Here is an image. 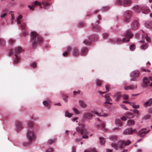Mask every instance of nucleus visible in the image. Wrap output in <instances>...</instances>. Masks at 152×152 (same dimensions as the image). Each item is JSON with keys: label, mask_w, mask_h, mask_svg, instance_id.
Here are the masks:
<instances>
[{"label": "nucleus", "mask_w": 152, "mask_h": 152, "mask_svg": "<svg viewBox=\"0 0 152 152\" xmlns=\"http://www.w3.org/2000/svg\"><path fill=\"white\" fill-rule=\"evenodd\" d=\"M31 40L32 41V46L33 48H35L37 46V43L34 40L37 38V41L38 44H40L43 42L42 38L39 36V34L35 31H32L31 34Z\"/></svg>", "instance_id": "nucleus-1"}, {"label": "nucleus", "mask_w": 152, "mask_h": 152, "mask_svg": "<svg viewBox=\"0 0 152 152\" xmlns=\"http://www.w3.org/2000/svg\"><path fill=\"white\" fill-rule=\"evenodd\" d=\"M79 126L76 128L77 132L79 133L81 135L84 134L82 136V138L83 139H87L88 138V135L86 134L87 133V131L85 128V125L82 123H80L78 124Z\"/></svg>", "instance_id": "nucleus-2"}, {"label": "nucleus", "mask_w": 152, "mask_h": 152, "mask_svg": "<svg viewBox=\"0 0 152 152\" xmlns=\"http://www.w3.org/2000/svg\"><path fill=\"white\" fill-rule=\"evenodd\" d=\"M26 136L28 142H31L36 137L34 129L32 128H28L26 132Z\"/></svg>", "instance_id": "nucleus-3"}, {"label": "nucleus", "mask_w": 152, "mask_h": 152, "mask_svg": "<svg viewBox=\"0 0 152 152\" xmlns=\"http://www.w3.org/2000/svg\"><path fill=\"white\" fill-rule=\"evenodd\" d=\"M134 10L137 12H140V10H142V12L144 14H147L149 12V10L147 7H142L137 5L134 6L133 7Z\"/></svg>", "instance_id": "nucleus-4"}, {"label": "nucleus", "mask_w": 152, "mask_h": 152, "mask_svg": "<svg viewBox=\"0 0 152 152\" xmlns=\"http://www.w3.org/2000/svg\"><path fill=\"white\" fill-rule=\"evenodd\" d=\"M124 141L123 140L119 141L117 143H112L111 144V146L114 148L117 149H121V147L124 145Z\"/></svg>", "instance_id": "nucleus-5"}, {"label": "nucleus", "mask_w": 152, "mask_h": 152, "mask_svg": "<svg viewBox=\"0 0 152 152\" xmlns=\"http://www.w3.org/2000/svg\"><path fill=\"white\" fill-rule=\"evenodd\" d=\"M132 12L130 10H127L124 13V21L127 22L132 15Z\"/></svg>", "instance_id": "nucleus-6"}, {"label": "nucleus", "mask_w": 152, "mask_h": 152, "mask_svg": "<svg viewBox=\"0 0 152 152\" xmlns=\"http://www.w3.org/2000/svg\"><path fill=\"white\" fill-rule=\"evenodd\" d=\"M151 79V77H149V78L145 77L143 78L142 80L143 84L142 85L143 88H145L147 86L148 84L149 83Z\"/></svg>", "instance_id": "nucleus-7"}, {"label": "nucleus", "mask_w": 152, "mask_h": 152, "mask_svg": "<svg viewBox=\"0 0 152 152\" xmlns=\"http://www.w3.org/2000/svg\"><path fill=\"white\" fill-rule=\"evenodd\" d=\"M92 117L93 115L89 112L85 113L83 114V117L85 119H91L92 118Z\"/></svg>", "instance_id": "nucleus-8"}, {"label": "nucleus", "mask_w": 152, "mask_h": 152, "mask_svg": "<svg viewBox=\"0 0 152 152\" xmlns=\"http://www.w3.org/2000/svg\"><path fill=\"white\" fill-rule=\"evenodd\" d=\"M139 27L138 22L137 21L133 22L131 25V27L133 30H135L137 29Z\"/></svg>", "instance_id": "nucleus-9"}, {"label": "nucleus", "mask_w": 152, "mask_h": 152, "mask_svg": "<svg viewBox=\"0 0 152 152\" xmlns=\"http://www.w3.org/2000/svg\"><path fill=\"white\" fill-rule=\"evenodd\" d=\"M23 124L21 122H18L16 123V127L18 131L21 130L23 128Z\"/></svg>", "instance_id": "nucleus-10"}, {"label": "nucleus", "mask_w": 152, "mask_h": 152, "mask_svg": "<svg viewBox=\"0 0 152 152\" xmlns=\"http://www.w3.org/2000/svg\"><path fill=\"white\" fill-rule=\"evenodd\" d=\"M140 74V72L138 70H135L132 71L130 73L131 77H138L139 76Z\"/></svg>", "instance_id": "nucleus-11"}, {"label": "nucleus", "mask_w": 152, "mask_h": 152, "mask_svg": "<svg viewBox=\"0 0 152 152\" xmlns=\"http://www.w3.org/2000/svg\"><path fill=\"white\" fill-rule=\"evenodd\" d=\"M102 96L104 97L106 99V101L105 102V103H108L110 104H111L112 103L110 102V101L112 100L109 97L108 94H105L104 96L102 95Z\"/></svg>", "instance_id": "nucleus-12"}, {"label": "nucleus", "mask_w": 152, "mask_h": 152, "mask_svg": "<svg viewBox=\"0 0 152 152\" xmlns=\"http://www.w3.org/2000/svg\"><path fill=\"white\" fill-rule=\"evenodd\" d=\"M137 88V86L135 85H131L126 86L124 87V89L126 90H133L136 89Z\"/></svg>", "instance_id": "nucleus-13"}, {"label": "nucleus", "mask_w": 152, "mask_h": 152, "mask_svg": "<svg viewBox=\"0 0 152 152\" xmlns=\"http://www.w3.org/2000/svg\"><path fill=\"white\" fill-rule=\"evenodd\" d=\"M124 135L132 134V128H128L124 130L123 132Z\"/></svg>", "instance_id": "nucleus-14"}, {"label": "nucleus", "mask_w": 152, "mask_h": 152, "mask_svg": "<svg viewBox=\"0 0 152 152\" xmlns=\"http://www.w3.org/2000/svg\"><path fill=\"white\" fill-rule=\"evenodd\" d=\"M131 3V0H124L122 3V4L123 6L126 7L129 6Z\"/></svg>", "instance_id": "nucleus-15"}, {"label": "nucleus", "mask_w": 152, "mask_h": 152, "mask_svg": "<svg viewBox=\"0 0 152 152\" xmlns=\"http://www.w3.org/2000/svg\"><path fill=\"white\" fill-rule=\"evenodd\" d=\"M143 105L145 107H146L148 106H152V98H151L148 100L144 103Z\"/></svg>", "instance_id": "nucleus-16"}, {"label": "nucleus", "mask_w": 152, "mask_h": 152, "mask_svg": "<svg viewBox=\"0 0 152 152\" xmlns=\"http://www.w3.org/2000/svg\"><path fill=\"white\" fill-rule=\"evenodd\" d=\"M80 106L83 108H86L87 106V104L83 100H80L79 101Z\"/></svg>", "instance_id": "nucleus-17"}, {"label": "nucleus", "mask_w": 152, "mask_h": 152, "mask_svg": "<svg viewBox=\"0 0 152 152\" xmlns=\"http://www.w3.org/2000/svg\"><path fill=\"white\" fill-rule=\"evenodd\" d=\"M145 129H142L140 130L138 132L139 136L141 137H144L146 131Z\"/></svg>", "instance_id": "nucleus-18"}, {"label": "nucleus", "mask_w": 152, "mask_h": 152, "mask_svg": "<svg viewBox=\"0 0 152 152\" xmlns=\"http://www.w3.org/2000/svg\"><path fill=\"white\" fill-rule=\"evenodd\" d=\"M91 112L94 114H96L97 115V116H103V117H106L107 116V114L105 113L103 114H101L95 111L94 110H92L91 111Z\"/></svg>", "instance_id": "nucleus-19"}, {"label": "nucleus", "mask_w": 152, "mask_h": 152, "mask_svg": "<svg viewBox=\"0 0 152 152\" xmlns=\"http://www.w3.org/2000/svg\"><path fill=\"white\" fill-rule=\"evenodd\" d=\"M41 4L38 1H35L33 2L32 4V6L34 8H35L36 6L38 5L40 6V8H42V7L41 6Z\"/></svg>", "instance_id": "nucleus-20"}, {"label": "nucleus", "mask_w": 152, "mask_h": 152, "mask_svg": "<svg viewBox=\"0 0 152 152\" xmlns=\"http://www.w3.org/2000/svg\"><path fill=\"white\" fill-rule=\"evenodd\" d=\"M88 50L86 48H83L81 51V55H85L88 52Z\"/></svg>", "instance_id": "nucleus-21"}, {"label": "nucleus", "mask_w": 152, "mask_h": 152, "mask_svg": "<svg viewBox=\"0 0 152 152\" xmlns=\"http://www.w3.org/2000/svg\"><path fill=\"white\" fill-rule=\"evenodd\" d=\"M134 121L132 119H130L127 121V125L128 126L133 125L134 124Z\"/></svg>", "instance_id": "nucleus-22"}, {"label": "nucleus", "mask_w": 152, "mask_h": 152, "mask_svg": "<svg viewBox=\"0 0 152 152\" xmlns=\"http://www.w3.org/2000/svg\"><path fill=\"white\" fill-rule=\"evenodd\" d=\"M15 57L13 59V63L14 64H16L19 62V60L16 55H15Z\"/></svg>", "instance_id": "nucleus-23"}, {"label": "nucleus", "mask_w": 152, "mask_h": 152, "mask_svg": "<svg viewBox=\"0 0 152 152\" xmlns=\"http://www.w3.org/2000/svg\"><path fill=\"white\" fill-rule=\"evenodd\" d=\"M42 103L45 106L47 107L48 106L49 104L51 103V101L50 100L48 99L44 100Z\"/></svg>", "instance_id": "nucleus-24"}, {"label": "nucleus", "mask_w": 152, "mask_h": 152, "mask_svg": "<svg viewBox=\"0 0 152 152\" xmlns=\"http://www.w3.org/2000/svg\"><path fill=\"white\" fill-rule=\"evenodd\" d=\"M115 123L116 125L118 126H121L122 124L121 121L118 119H115Z\"/></svg>", "instance_id": "nucleus-25"}, {"label": "nucleus", "mask_w": 152, "mask_h": 152, "mask_svg": "<svg viewBox=\"0 0 152 152\" xmlns=\"http://www.w3.org/2000/svg\"><path fill=\"white\" fill-rule=\"evenodd\" d=\"M72 54L74 56H77L78 55V50L77 48H75L74 49Z\"/></svg>", "instance_id": "nucleus-26"}, {"label": "nucleus", "mask_w": 152, "mask_h": 152, "mask_svg": "<svg viewBox=\"0 0 152 152\" xmlns=\"http://www.w3.org/2000/svg\"><path fill=\"white\" fill-rule=\"evenodd\" d=\"M126 35L129 38H131L133 36V34L130 30H127L126 32Z\"/></svg>", "instance_id": "nucleus-27"}, {"label": "nucleus", "mask_w": 152, "mask_h": 152, "mask_svg": "<svg viewBox=\"0 0 152 152\" xmlns=\"http://www.w3.org/2000/svg\"><path fill=\"white\" fill-rule=\"evenodd\" d=\"M23 49L20 47H18L15 48V52L17 53H21L23 50Z\"/></svg>", "instance_id": "nucleus-28"}, {"label": "nucleus", "mask_w": 152, "mask_h": 152, "mask_svg": "<svg viewBox=\"0 0 152 152\" xmlns=\"http://www.w3.org/2000/svg\"><path fill=\"white\" fill-rule=\"evenodd\" d=\"M22 18V16L20 15L19 16L16 18V20L17 21V23L18 24H20L21 23V20Z\"/></svg>", "instance_id": "nucleus-29"}, {"label": "nucleus", "mask_w": 152, "mask_h": 152, "mask_svg": "<svg viewBox=\"0 0 152 152\" xmlns=\"http://www.w3.org/2000/svg\"><path fill=\"white\" fill-rule=\"evenodd\" d=\"M99 143L100 144L102 145H104L105 143V141L104 139L102 137H99Z\"/></svg>", "instance_id": "nucleus-30"}, {"label": "nucleus", "mask_w": 152, "mask_h": 152, "mask_svg": "<svg viewBox=\"0 0 152 152\" xmlns=\"http://www.w3.org/2000/svg\"><path fill=\"white\" fill-rule=\"evenodd\" d=\"M125 115L127 116L129 118H132L134 117V116L133 114L129 112H127L126 113Z\"/></svg>", "instance_id": "nucleus-31"}, {"label": "nucleus", "mask_w": 152, "mask_h": 152, "mask_svg": "<svg viewBox=\"0 0 152 152\" xmlns=\"http://www.w3.org/2000/svg\"><path fill=\"white\" fill-rule=\"evenodd\" d=\"M10 13L11 15V21L12 23H13V21L15 18L14 14L12 12V11L10 12Z\"/></svg>", "instance_id": "nucleus-32"}, {"label": "nucleus", "mask_w": 152, "mask_h": 152, "mask_svg": "<svg viewBox=\"0 0 152 152\" xmlns=\"http://www.w3.org/2000/svg\"><path fill=\"white\" fill-rule=\"evenodd\" d=\"M72 115L71 113H70L68 111H66L65 113V116L66 117H68V118H70Z\"/></svg>", "instance_id": "nucleus-33"}, {"label": "nucleus", "mask_w": 152, "mask_h": 152, "mask_svg": "<svg viewBox=\"0 0 152 152\" xmlns=\"http://www.w3.org/2000/svg\"><path fill=\"white\" fill-rule=\"evenodd\" d=\"M62 98L63 100L65 102H66L68 101L67 98L68 97V95L66 94H62Z\"/></svg>", "instance_id": "nucleus-34"}, {"label": "nucleus", "mask_w": 152, "mask_h": 152, "mask_svg": "<svg viewBox=\"0 0 152 152\" xmlns=\"http://www.w3.org/2000/svg\"><path fill=\"white\" fill-rule=\"evenodd\" d=\"M56 141V139H51L48 140V144H51L54 143Z\"/></svg>", "instance_id": "nucleus-35"}, {"label": "nucleus", "mask_w": 152, "mask_h": 152, "mask_svg": "<svg viewBox=\"0 0 152 152\" xmlns=\"http://www.w3.org/2000/svg\"><path fill=\"white\" fill-rule=\"evenodd\" d=\"M84 152H96V151L94 149L91 148L89 150H85Z\"/></svg>", "instance_id": "nucleus-36"}, {"label": "nucleus", "mask_w": 152, "mask_h": 152, "mask_svg": "<svg viewBox=\"0 0 152 152\" xmlns=\"http://www.w3.org/2000/svg\"><path fill=\"white\" fill-rule=\"evenodd\" d=\"M72 110L76 114H79L80 113V111L77 108L73 107L72 108Z\"/></svg>", "instance_id": "nucleus-37"}, {"label": "nucleus", "mask_w": 152, "mask_h": 152, "mask_svg": "<svg viewBox=\"0 0 152 152\" xmlns=\"http://www.w3.org/2000/svg\"><path fill=\"white\" fill-rule=\"evenodd\" d=\"M104 130H106V129L105 127V124L104 123H102L101 124V128Z\"/></svg>", "instance_id": "nucleus-38"}, {"label": "nucleus", "mask_w": 152, "mask_h": 152, "mask_svg": "<svg viewBox=\"0 0 152 152\" xmlns=\"http://www.w3.org/2000/svg\"><path fill=\"white\" fill-rule=\"evenodd\" d=\"M148 46L146 44H144L142 45L141 46V48L142 49H143L144 50L145 49L147 48Z\"/></svg>", "instance_id": "nucleus-39"}, {"label": "nucleus", "mask_w": 152, "mask_h": 152, "mask_svg": "<svg viewBox=\"0 0 152 152\" xmlns=\"http://www.w3.org/2000/svg\"><path fill=\"white\" fill-rule=\"evenodd\" d=\"M96 83L97 86H99L101 85V81L98 79L96 80Z\"/></svg>", "instance_id": "nucleus-40"}, {"label": "nucleus", "mask_w": 152, "mask_h": 152, "mask_svg": "<svg viewBox=\"0 0 152 152\" xmlns=\"http://www.w3.org/2000/svg\"><path fill=\"white\" fill-rule=\"evenodd\" d=\"M95 127L98 129H100L101 128V124L96 123L95 124Z\"/></svg>", "instance_id": "nucleus-41"}, {"label": "nucleus", "mask_w": 152, "mask_h": 152, "mask_svg": "<svg viewBox=\"0 0 152 152\" xmlns=\"http://www.w3.org/2000/svg\"><path fill=\"white\" fill-rule=\"evenodd\" d=\"M133 103L132 105V107L134 108H139L140 106L139 105H136L135 104V103L134 102H133Z\"/></svg>", "instance_id": "nucleus-42"}, {"label": "nucleus", "mask_w": 152, "mask_h": 152, "mask_svg": "<svg viewBox=\"0 0 152 152\" xmlns=\"http://www.w3.org/2000/svg\"><path fill=\"white\" fill-rule=\"evenodd\" d=\"M4 41L2 39L0 38V45L3 46L4 45Z\"/></svg>", "instance_id": "nucleus-43"}, {"label": "nucleus", "mask_w": 152, "mask_h": 152, "mask_svg": "<svg viewBox=\"0 0 152 152\" xmlns=\"http://www.w3.org/2000/svg\"><path fill=\"white\" fill-rule=\"evenodd\" d=\"M135 48V46L134 45H133L129 47V49L131 50H133Z\"/></svg>", "instance_id": "nucleus-44"}, {"label": "nucleus", "mask_w": 152, "mask_h": 152, "mask_svg": "<svg viewBox=\"0 0 152 152\" xmlns=\"http://www.w3.org/2000/svg\"><path fill=\"white\" fill-rule=\"evenodd\" d=\"M131 143V142L129 140H127L126 141L124 142V144L126 145H128L130 144Z\"/></svg>", "instance_id": "nucleus-45"}, {"label": "nucleus", "mask_w": 152, "mask_h": 152, "mask_svg": "<svg viewBox=\"0 0 152 152\" xmlns=\"http://www.w3.org/2000/svg\"><path fill=\"white\" fill-rule=\"evenodd\" d=\"M117 137L116 136H115V135L112 136H111L110 137V139L111 140H114L116 139L117 138Z\"/></svg>", "instance_id": "nucleus-46"}, {"label": "nucleus", "mask_w": 152, "mask_h": 152, "mask_svg": "<svg viewBox=\"0 0 152 152\" xmlns=\"http://www.w3.org/2000/svg\"><path fill=\"white\" fill-rule=\"evenodd\" d=\"M53 148H48L47 149L45 152H53Z\"/></svg>", "instance_id": "nucleus-47"}, {"label": "nucleus", "mask_w": 152, "mask_h": 152, "mask_svg": "<svg viewBox=\"0 0 152 152\" xmlns=\"http://www.w3.org/2000/svg\"><path fill=\"white\" fill-rule=\"evenodd\" d=\"M83 42L86 44H88L90 43V41L89 39H86Z\"/></svg>", "instance_id": "nucleus-48"}, {"label": "nucleus", "mask_w": 152, "mask_h": 152, "mask_svg": "<svg viewBox=\"0 0 152 152\" xmlns=\"http://www.w3.org/2000/svg\"><path fill=\"white\" fill-rule=\"evenodd\" d=\"M120 106H121V107L124 109L125 110H128V108L127 107L123 104H121Z\"/></svg>", "instance_id": "nucleus-49"}, {"label": "nucleus", "mask_w": 152, "mask_h": 152, "mask_svg": "<svg viewBox=\"0 0 152 152\" xmlns=\"http://www.w3.org/2000/svg\"><path fill=\"white\" fill-rule=\"evenodd\" d=\"M123 97L124 99H127L129 98V96L126 94H124L123 95Z\"/></svg>", "instance_id": "nucleus-50"}, {"label": "nucleus", "mask_w": 152, "mask_h": 152, "mask_svg": "<svg viewBox=\"0 0 152 152\" xmlns=\"http://www.w3.org/2000/svg\"><path fill=\"white\" fill-rule=\"evenodd\" d=\"M121 94H118L116 96L115 100L116 101H118L119 99L121 97Z\"/></svg>", "instance_id": "nucleus-51"}, {"label": "nucleus", "mask_w": 152, "mask_h": 152, "mask_svg": "<svg viewBox=\"0 0 152 152\" xmlns=\"http://www.w3.org/2000/svg\"><path fill=\"white\" fill-rule=\"evenodd\" d=\"M129 41V39H127V38H124L123 39L122 41L123 42H128Z\"/></svg>", "instance_id": "nucleus-52"}, {"label": "nucleus", "mask_w": 152, "mask_h": 152, "mask_svg": "<svg viewBox=\"0 0 152 152\" xmlns=\"http://www.w3.org/2000/svg\"><path fill=\"white\" fill-rule=\"evenodd\" d=\"M116 42L117 44H120L121 43L122 41L120 40L119 38H117L116 40Z\"/></svg>", "instance_id": "nucleus-53"}, {"label": "nucleus", "mask_w": 152, "mask_h": 152, "mask_svg": "<svg viewBox=\"0 0 152 152\" xmlns=\"http://www.w3.org/2000/svg\"><path fill=\"white\" fill-rule=\"evenodd\" d=\"M131 78L130 79L131 81H136L137 79L135 77H131Z\"/></svg>", "instance_id": "nucleus-54"}, {"label": "nucleus", "mask_w": 152, "mask_h": 152, "mask_svg": "<svg viewBox=\"0 0 152 152\" xmlns=\"http://www.w3.org/2000/svg\"><path fill=\"white\" fill-rule=\"evenodd\" d=\"M110 88V86L109 85H107L105 86V88L106 89V91L107 92H108L109 91V90Z\"/></svg>", "instance_id": "nucleus-55"}, {"label": "nucleus", "mask_w": 152, "mask_h": 152, "mask_svg": "<svg viewBox=\"0 0 152 152\" xmlns=\"http://www.w3.org/2000/svg\"><path fill=\"white\" fill-rule=\"evenodd\" d=\"M149 115H145L143 116V118L144 119H148L149 118Z\"/></svg>", "instance_id": "nucleus-56"}, {"label": "nucleus", "mask_w": 152, "mask_h": 152, "mask_svg": "<svg viewBox=\"0 0 152 152\" xmlns=\"http://www.w3.org/2000/svg\"><path fill=\"white\" fill-rule=\"evenodd\" d=\"M26 26V24L25 23H24L22 25H21V28L22 29H24V28Z\"/></svg>", "instance_id": "nucleus-57"}, {"label": "nucleus", "mask_w": 152, "mask_h": 152, "mask_svg": "<svg viewBox=\"0 0 152 152\" xmlns=\"http://www.w3.org/2000/svg\"><path fill=\"white\" fill-rule=\"evenodd\" d=\"M9 41L10 43H13L14 42L15 40L12 39H10L9 40Z\"/></svg>", "instance_id": "nucleus-58"}, {"label": "nucleus", "mask_w": 152, "mask_h": 152, "mask_svg": "<svg viewBox=\"0 0 152 152\" xmlns=\"http://www.w3.org/2000/svg\"><path fill=\"white\" fill-rule=\"evenodd\" d=\"M37 66V63L35 62H34L31 64V66L33 68H35Z\"/></svg>", "instance_id": "nucleus-59"}, {"label": "nucleus", "mask_w": 152, "mask_h": 152, "mask_svg": "<svg viewBox=\"0 0 152 152\" xmlns=\"http://www.w3.org/2000/svg\"><path fill=\"white\" fill-rule=\"evenodd\" d=\"M102 35H103V37L104 39H106V38H107V36H108L107 34H106V33L103 34H102Z\"/></svg>", "instance_id": "nucleus-60"}, {"label": "nucleus", "mask_w": 152, "mask_h": 152, "mask_svg": "<svg viewBox=\"0 0 152 152\" xmlns=\"http://www.w3.org/2000/svg\"><path fill=\"white\" fill-rule=\"evenodd\" d=\"M7 15V14L6 13H4L1 15V16H0L1 18H2L5 17V16Z\"/></svg>", "instance_id": "nucleus-61"}, {"label": "nucleus", "mask_w": 152, "mask_h": 152, "mask_svg": "<svg viewBox=\"0 0 152 152\" xmlns=\"http://www.w3.org/2000/svg\"><path fill=\"white\" fill-rule=\"evenodd\" d=\"M68 54V52H67L66 51V52H64L63 53V56H67Z\"/></svg>", "instance_id": "nucleus-62"}, {"label": "nucleus", "mask_w": 152, "mask_h": 152, "mask_svg": "<svg viewBox=\"0 0 152 152\" xmlns=\"http://www.w3.org/2000/svg\"><path fill=\"white\" fill-rule=\"evenodd\" d=\"M145 40L147 41L148 42L150 41V39L149 38L147 37V36H145Z\"/></svg>", "instance_id": "nucleus-63"}, {"label": "nucleus", "mask_w": 152, "mask_h": 152, "mask_svg": "<svg viewBox=\"0 0 152 152\" xmlns=\"http://www.w3.org/2000/svg\"><path fill=\"white\" fill-rule=\"evenodd\" d=\"M121 119L122 120L125 121L126 120L127 118L125 116H123L121 118Z\"/></svg>", "instance_id": "nucleus-64"}]
</instances>
